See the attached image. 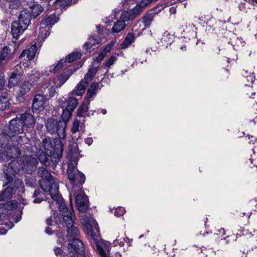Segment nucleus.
<instances>
[{"label": "nucleus", "instance_id": "obj_3", "mask_svg": "<svg viewBox=\"0 0 257 257\" xmlns=\"http://www.w3.org/2000/svg\"><path fill=\"white\" fill-rule=\"evenodd\" d=\"M77 163L75 161H70L68 164L67 175L69 180L72 185V190L82 188V184L85 180L84 174L78 171L77 168Z\"/></svg>", "mask_w": 257, "mask_h": 257}, {"label": "nucleus", "instance_id": "obj_58", "mask_svg": "<svg viewBox=\"0 0 257 257\" xmlns=\"http://www.w3.org/2000/svg\"><path fill=\"white\" fill-rule=\"evenodd\" d=\"M76 149L74 150V152L73 151H71V153L72 154V156L75 158V157H77V155H79V153H80V151H79V150L77 148V145H76Z\"/></svg>", "mask_w": 257, "mask_h": 257}, {"label": "nucleus", "instance_id": "obj_39", "mask_svg": "<svg viewBox=\"0 0 257 257\" xmlns=\"http://www.w3.org/2000/svg\"><path fill=\"white\" fill-rule=\"evenodd\" d=\"M154 15L155 14L154 13H149L144 16L142 20H140L146 28L149 27L150 26L154 19Z\"/></svg>", "mask_w": 257, "mask_h": 257}, {"label": "nucleus", "instance_id": "obj_13", "mask_svg": "<svg viewBox=\"0 0 257 257\" xmlns=\"http://www.w3.org/2000/svg\"><path fill=\"white\" fill-rule=\"evenodd\" d=\"M143 9L138 4L132 10L129 11H124L121 13L120 19L122 20L124 23L128 21H132L135 19L136 17L139 15L142 12Z\"/></svg>", "mask_w": 257, "mask_h": 257}, {"label": "nucleus", "instance_id": "obj_1", "mask_svg": "<svg viewBox=\"0 0 257 257\" xmlns=\"http://www.w3.org/2000/svg\"><path fill=\"white\" fill-rule=\"evenodd\" d=\"M61 214L59 222L67 228V237L71 242L68 243V257H84V249L82 242L79 239V231L74 225L75 215L72 206L69 209L64 202L57 204Z\"/></svg>", "mask_w": 257, "mask_h": 257}, {"label": "nucleus", "instance_id": "obj_50", "mask_svg": "<svg viewBox=\"0 0 257 257\" xmlns=\"http://www.w3.org/2000/svg\"><path fill=\"white\" fill-rule=\"evenodd\" d=\"M125 213V209L124 208L121 207H117L114 211V214L116 216H120L124 214Z\"/></svg>", "mask_w": 257, "mask_h": 257}, {"label": "nucleus", "instance_id": "obj_53", "mask_svg": "<svg viewBox=\"0 0 257 257\" xmlns=\"http://www.w3.org/2000/svg\"><path fill=\"white\" fill-rule=\"evenodd\" d=\"M245 138L249 140L248 143L249 144H253L256 141V137L253 136H248L247 137H246Z\"/></svg>", "mask_w": 257, "mask_h": 257}, {"label": "nucleus", "instance_id": "obj_24", "mask_svg": "<svg viewBox=\"0 0 257 257\" xmlns=\"http://www.w3.org/2000/svg\"><path fill=\"white\" fill-rule=\"evenodd\" d=\"M98 87L99 85L98 83H92L89 88L87 90L86 96L84 99H87V100H88L89 103H90V102L92 100L93 97L96 95V91L98 90Z\"/></svg>", "mask_w": 257, "mask_h": 257}, {"label": "nucleus", "instance_id": "obj_15", "mask_svg": "<svg viewBox=\"0 0 257 257\" xmlns=\"http://www.w3.org/2000/svg\"><path fill=\"white\" fill-rule=\"evenodd\" d=\"M69 95L70 96L67 100L66 98L62 97H60L58 101L62 108H63L64 107H66L69 108L71 110H74L78 105V99L73 97V95L70 96L71 95L70 93Z\"/></svg>", "mask_w": 257, "mask_h": 257}, {"label": "nucleus", "instance_id": "obj_34", "mask_svg": "<svg viewBox=\"0 0 257 257\" xmlns=\"http://www.w3.org/2000/svg\"><path fill=\"white\" fill-rule=\"evenodd\" d=\"M135 36L133 33H128L124 40L121 43L120 48L121 49H126L134 41Z\"/></svg>", "mask_w": 257, "mask_h": 257}, {"label": "nucleus", "instance_id": "obj_51", "mask_svg": "<svg viewBox=\"0 0 257 257\" xmlns=\"http://www.w3.org/2000/svg\"><path fill=\"white\" fill-rule=\"evenodd\" d=\"M72 0H56L55 3L58 4L60 6L65 7L69 5Z\"/></svg>", "mask_w": 257, "mask_h": 257}, {"label": "nucleus", "instance_id": "obj_6", "mask_svg": "<svg viewBox=\"0 0 257 257\" xmlns=\"http://www.w3.org/2000/svg\"><path fill=\"white\" fill-rule=\"evenodd\" d=\"M48 131L51 134L57 133L58 137L65 139L66 123L64 121H57L54 118H49L45 122Z\"/></svg>", "mask_w": 257, "mask_h": 257}, {"label": "nucleus", "instance_id": "obj_29", "mask_svg": "<svg viewBox=\"0 0 257 257\" xmlns=\"http://www.w3.org/2000/svg\"><path fill=\"white\" fill-rule=\"evenodd\" d=\"M43 76V73L36 70L32 71L31 74H28V80L34 85Z\"/></svg>", "mask_w": 257, "mask_h": 257}, {"label": "nucleus", "instance_id": "obj_21", "mask_svg": "<svg viewBox=\"0 0 257 257\" xmlns=\"http://www.w3.org/2000/svg\"><path fill=\"white\" fill-rule=\"evenodd\" d=\"M97 250L101 256V257H109V246L103 243L96 242V243ZM116 257H121L119 253H116Z\"/></svg>", "mask_w": 257, "mask_h": 257}, {"label": "nucleus", "instance_id": "obj_17", "mask_svg": "<svg viewBox=\"0 0 257 257\" xmlns=\"http://www.w3.org/2000/svg\"><path fill=\"white\" fill-rule=\"evenodd\" d=\"M42 148H43L45 153L49 157H56L55 150L50 139H44L42 143Z\"/></svg>", "mask_w": 257, "mask_h": 257}, {"label": "nucleus", "instance_id": "obj_48", "mask_svg": "<svg viewBox=\"0 0 257 257\" xmlns=\"http://www.w3.org/2000/svg\"><path fill=\"white\" fill-rule=\"evenodd\" d=\"M46 154L41 155L39 158V161L45 166H48L50 164L48 157L46 156Z\"/></svg>", "mask_w": 257, "mask_h": 257}, {"label": "nucleus", "instance_id": "obj_8", "mask_svg": "<svg viewBox=\"0 0 257 257\" xmlns=\"http://www.w3.org/2000/svg\"><path fill=\"white\" fill-rule=\"evenodd\" d=\"M81 222L86 229L87 233L89 234L93 238L99 234L98 224L92 217L83 215L81 219Z\"/></svg>", "mask_w": 257, "mask_h": 257}, {"label": "nucleus", "instance_id": "obj_42", "mask_svg": "<svg viewBox=\"0 0 257 257\" xmlns=\"http://www.w3.org/2000/svg\"><path fill=\"white\" fill-rule=\"evenodd\" d=\"M118 54L115 53L110 57L104 65V68L108 72V69L116 61Z\"/></svg>", "mask_w": 257, "mask_h": 257}, {"label": "nucleus", "instance_id": "obj_32", "mask_svg": "<svg viewBox=\"0 0 257 257\" xmlns=\"http://www.w3.org/2000/svg\"><path fill=\"white\" fill-rule=\"evenodd\" d=\"M98 65L97 66H91L88 69V70L87 73L85 74L84 76V80H86L88 82L91 81L93 78V77L95 75L96 73L98 71Z\"/></svg>", "mask_w": 257, "mask_h": 257}, {"label": "nucleus", "instance_id": "obj_41", "mask_svg": "<svg viewBox=\"0 0 257 257\" xmlns=\"http://www.w3.org/2000/svg\"><path fill=\"white\" fill-rule=\"evenodd\" d=\"M125 25V23L120 19L114 24L112 31L114 33H118L124 28Z\"/></svg>", "mask_w": 257, "mask_h": 257}, {"label": "nucleus", "instance_id": "obj_2", "mask_svg": "<svg viewBox=\"0 0 257 257\" xmlns=\"http://www.w3.org/2000/svg\"><path fill=\"white\" fill-rule=\"evenodd\" d=\"M38 173L42 178V180L40 181V185L42 189L49 193L53 200L55 202V204H61L63 203V199L59 193L58 180L52 176L44 168H40Z\"/></svg>", "mask_w": 257, "mask_h": 257}, {"label": "nucleus", "instance_id": "obj_31", "mask_svg": "<svg viewBox=\"0 0 257 257\" xmlns=\"http://www.w3.org/2000/svg\"><path fill=\"white\" fill-rule=\"evenodd\" d=\"M72 134H75L77 132L83 133L84 131V124L81 123L77 119H74L71 129Z\"/></svg>", "mask_w": 257, "mask_h": 257}, {"label": "nucleus", "instance_id": "obj_19", "mask_svg": "<svg viewBox=\"0 0 257 257\" xmlns=\"http://www.w3.org/2000/svg\"><path fill=\"white\" fill-rule=\"evenodd\" d=\"M16 140L12 139L11 134L8 133L7 129L5 130L4 132L0 134V147L5 148L9 144H13Z\"/></svg>", "mask_w": 257, "mask_h": 257}, {"label": "nucleus", "instance_id": "obj_55", "mask_svg": "<svg viewBox=\"0 0 257 257\" xmlns=\"http://www.w3.org/2000/svg\"><path fill=\"white\" fill-rule=\"evenodd\" d=\"M113 46V43H112V42L110 43L109 44H108L105 47V48L103 50L104 52L105 53H107V52H110L111 51V50L112 49Z\"/></svg>", "mask_w": 257, "mask_h": 257}, {"label": "nucleus", "instance_id": "obj_9", "mask_svg": "<svg viewBox=\"0 0 257 257\" xmlns=\"http://www.w3.org/2000/svg\"><path fill=\"white\" fill-rule=\"evenodd\" d=\"M24 126L22 120L19 118L12 119L10 122L9 128H7L8 133L11 134L12 139L18 141L22 138V136L18 134L22 133L24 130Z\"/></svg>", "mask_w": 257, "mask_h": 257}, {"label": "nucleus", "instance_id": "obj_49", "mask_svg": "<svg viewBox=\"0 0 257 257\" xmlns=\"http://www.w3.org/2000/svg\"><path fill=\"white\" fill-rule=\"evenodd\" d=\"M246 80L248 82V83L245 84L246 86H250V84H252L255 80L253 73L249 71V75L246 77Z\"/></svg>", "mask_w": 257, "mask_h": 257}, {"label": "nucleus", "instance_id": "obj_4", "mask_svg": "<svg viewBox=\"0 0 257 257\" xmlns=\"http://www.w3.org/2000/svg\"><path fill=\"white\" fill-rule=\"evenodd\" d=\"M30 22L29 12L26 9L22 10L19 15V20L12 24V33L13 37L17 39L28 28Z\"/></svg>", "mask_w": 257, "mask_h": 257}, {"label": "nucleus", "instance_id": "obj_26", "mask_svg": "<svg viewBox=\"0 0 257 257\" xmlns=\"http://www.w3.org/2000/svg\"><path fill=\"white\" fill-rule=\"evenodd\" d=\"M62 139L58 137V138H56L54 140V148L55 150L56 157L58 159L61 157L63 151V144Z\"/></svg>", "mask_w": 257, "mask_h": 257}, {"label": "nucleus", "instance_id": "obj_28", "mask_svg": "<svg viewBox=\"0 0 257 257\" xmlns=\"http://www.w3.org/2000/svg\"><path fill=\"white\" fill-rule=\"evenodd\" d=\"M10 49L7 46L4 47L0 52V62L7 64L11 59Z\"/></svg>", "mask_w": 257, "mask_h": 257}, {"label": "nucleus", "instance_id": "obj_52", "mask_svg": "<svg viewBox=\"0 0 257 257\" xmlns=\"http://www.w3.org/2000/svg\"><path fill=\"white\" fill-rule=\"evenodd\" d=\"M254 154V152H253ZM254 155L253 156H251V158L249 159V162L251 165H252L253 167H255L257 168V157L254 158Z\"/></svg>", "mask_w": 257, "mask_h": 257}, {"label": "nucleus", "instance_id": "obj_35", "mask_svg": "<svg viewBox=\"0 0 257 257\" xmlns=\"http://www.w3.org/2000/svg\"><path fill=\"white\" fill-rule=\"evenodd\" d=\"M21 78L20 73L12 72L9 78L8 87L12 88L17 84Z\"/></svg>", "mask_w": 257, "mask_h": 257}, {"label": "nucleus", "instance_id": "obj_37", "mask_svg": "<svg viewBox=\"0 0 257 257\" xmlns=\"http://www.w3.org/2000/svg\"><path fill=\"white\" fill-rule=\"evenodd\" d=\"M33 85L30 83V82L28 81H25L23 83H22L20 86V91L19 93L23 96L25 95L27 92H28Z\"/></svg>", "mask_w": 257, "mask_h": 257}, {"label": "nucleus", "instance_id": "obj_61", "mask_svg": "<svg viewBox=\"0 0 257 257\" xmlns=\"http://www.w3.org/2000/svg\"><path fill=\"white\" fill-rule=\"evenodd\" d=\"M86 144L88 146L91 145L93 143V140L91 138H87L85 140Z\"/></svg>", "mask_w": 257, "mask_h": 257}, {"label": "nucleus", "instance_id": "obj_36", "mask_svg": "<svg viewBox=\"0 0 257 257\" xmlns=\"http://www.w3.org/2000/svg\"><path fill=\"white\" fill-rule=\"evenodd\" d=\"M89 103L88 100L84 99L82 104L77 109L78 115L80 116H84L88 110V106Z\"/></svg>", "mask_w": 257, "mask_h": 257}, {"label": "nucleus", "instance_id": "obj_60", "mask_svg": "<svg viewBox=\"0 0 257 257\" xmlns=\"http://www.w3.org/2000/svg\"><path fill=\"white\" fill-rule=\"evenodd\" d=\"M5 79L4 76L0 77V89H1L5 85Z\"/></svg>", "mask_w": 257, "mask_h": 257}, {"label": "nucleus", "instance_id": "obj_33", "mask_svg": "<svg viewBox=\"0 0 257 257\" xmlns=\"http://www.w3.org/2000/svg\"><path fill=\"white\" fill-rule=\"evenodd\" d=\"M63 111L61 115L62 119L59 120L60 121H64L66 123V126H67V123L68 121L69 118L72 115V112L74 110H71L69 108L64 107L62 108Z\"/></svg>", "mask_w": 257, "mask_h": 257}, {"label": "nucleus", "instance_id": "obj_57", "mask_svg": "<svg viewBox=\"0 0 257 257\" xmlns=\"http://www.w3.org/2000/svg\"><path fill=\"white\" fill-rule=\"evenodd\" d=\"M104 57V55L103 54L100 53L99 54L98 57L95 59V61L98 63L97 65L99 66V63L103 59Z\"/></svg>", "mask_w": 257, "mask_h": 257}, {"label": "nucleus", "instance_id": "obj_27", "mask_svg": "<svg viewBox=\"0 0 257 257\" xmlns=\"http://www.w3.org/2000/svg\"><path fill=\"white\" fill-rule=\"evenodd\" d=\"M9 93L7 91L0 93V110H4L9 107Z\"/></svg>", "mask_w": 257, "mask_h": 257}, {"label": "nucleus", "instance_id": "obj_44", "mask_svg": "<svg viewBox=\"0 0 257 257\" xmlns=\"http://www.w3.org/2000/svg\"><path fill=\"white\" fill-rule=\"evenodd\" d=\"M81 54L79 52H74L68 55L64 61L65 62L71 63L80 58Z\"/></svg>", "mask_w": 257, "mask_h": 257}, {"label": "nucleus", "instance_id": "obj_64", "mask_svg": "<svg viewBox=\"0 0 257 257\" xmlns=\"http://www.w3.org/2000/svg\"><path fill=\"white\" fill-rule=\"evenodd\" d=\"M50 230H52L51 228L50 227H46L45 229V232L47 234H51L52 233V232L50 231Z\"/></svg>", "mask_w": 257, "mask_h": 257}, {"label": "nucleus", "instance_id": "obj_38", "mask_svg": "<svg viewBox=\"0 0 257 257\" xmlns=\"http://www.w3.org/2000/svg\"><path fill=\"white\" fill-rule=\"evenodd\" d=\"M133 239H130L127 237H125L122 240V238H119L118 236L113 241V244L114 246L119 245L122 246L124 245V242H125L128 246L132 245Z\"/></svg>", "mask_w": 257, "mask_h": 257}, {"label": "nucleus", "instance_id": "obj_23", "mask_svg": "<svg viewBox=\"0 0 257 257\" xmlns=\"http://www.w3.org/2000/svg\"><path fill=\"white\" fill-rule=\"evenodd\" d=\"M20 119L22 120L24 127L33 126L36 121L31 114L26 112L21 115Z\"/></svg>", "mask_w": 257, "mask_h": 257}, {"label": "nucleus", "instance_id": "obj_7", "mask_svg": "<svg viewBox=\"0 0 257 257\" xmlns=\"http://www.w3.org/2000/svg\"><path fill=\"white\" fill-rule=\"evenodd\" d=\"M22 170L21 160H14L4 168V179L6 180L4 185H8L13 180V175L18 174Z\"/></svg>", "mask_w": 257, "mask_h": 257}, {"label": "nucleus", "instance_id": "obj_47", "mask_svg": "<svg viewBox=\"0 0 257 257\" xmlns=\"http://www.w3.org/2000/svg\"><path fill=\"white\" fill-rule=\"evenodd\" d=\"M6 207L8 210H14L17 207V202L15 200L8 202L6 204Z\"/></svg>", "mask_w": 257, "mask_h": 257}, {"label": "nucleus", "instance_id": "obj_18", "mask_svg": "<svg viewBox=\"0 0 257 257\" xmlns=\"http://www.w3.org/2000/svg\"><path fill=\"white\" fill-rule=\"evenodd\" d=\"M56 86L52 82H49L48 83H45L43 85L41 88L42 94L45 95V96H49L52 97L54 96L56 92Z\"/></svg>", "mask_w": 257, "mask_h": 257}, {"label": "nucleus", "instance_id": "obj_10", "mask_svg": "<svg viewBox=\"0 0 257 257\" xmlns=\"http://www.w3.org/2000/svg\"><path fill=\"white\" fill-rule=\"evenodd\" d=\"M75 197L76 205L80 212L84 213L86 211L88 206V199L85 195L82 189H76V191L72 190Z\"/></svg>", "mask_w": 257, "mask_h": 257}, {"label": "nucleus", "instance_id": "obj_46", "mask_svg": "<svg viewBox=\"0 0 257 257\" xmlns=\"http://www.w3.org/2000/svg\"><path fill=\"white\" fill-rule=\"evenodd\" d=\"M66 62L64 59H61L57 63V64L52 69H50V71L51 72L55 73L60 69H61L64 66V64Z\"/></svg>", "mask_w": 257, "mask_h": 257}, {"label": "nucleus", "instance_id": "obj_56", "mask_svg": "<svg viewBox=\"0 0 257 257\" xmlns=\"http://www.w3.org/2000/svg\"><path fill=\"white\" fill-rule=\"evenodd\" d=\"M6 65V64L0 62V77L3 76V75L5 70V67Z\"/></svg>", "mask_w": 257, "mask_h": 257}, {"label": "nucleus", "instance_id": "obj_25", "mask_svg": "<svg viewBox=\"0 0 257 257\" xmlns=\"http://www.w3.org/2000/svg\"><path fill=\"white\" fill-rule=\"evenodd\" d=\"M72 73H64L62 75L55 78L53 80V83L57 87H60L70 77Z\"/></svg>", "mask_w": 257, "mask_h": 257}, {"label": "nucleus", "instance_id": "obj_62", "mask_svg": "<svg viewBox=\"0 0 257 257\" xmlns=\"http://www.w3.org/2000/svg\"><path fill=\"white\" fill-rule=\"evenodd\" d=\"M46 222H47V224L48 225H50V226H54V225L52 223L53 222V220H52V219L51 217L50 218H48L47 220H46Z\"/></svg>", "mask_w": 257, "mask_h": 257}, {"label": "nucleus", "instance_id": "obj_16", "mask_svg": "<svg viewBox=\"0 0 257 257\" xmlns=\"http://www.w3.org/2000/svg\"><path fill=\"white\" fill-rule=\"evenodd\" d=\"M43 42L40 43V41H38L37 39V42L32 46H31L28 50H24L21 55L20 58H22L25 56H27V58L29 60H31L36 56V54L38 51V48H40Z\"/></svg>", "mask_w": 257, "mask_h": 257}, {"label": "nucleus", "instance_id": "obj_5", "mask_svg": "<svg viewBox=\"0 0 257 257\" xmlns=\"http://www.w3.org/2000/svg\"><path fill=\"white\" fill-rule=\"evenodd\" d=\"M58 21V17L54 13L47 15L42 20L38 35V40L40 41V43L50 35V28Z\"/></svg>", "mask_w": 257, "mask_h": 257}, {"label": "nucleus", "instance_id": "obj_30", "mask_svg": "<svg viewBox=\"0 0 257 257\" xmlns=\"http://www.w3.org/2000/svg\"><path fill=\"white\" fill-rule=\"evenodd\" d=\"M29 9L30 10H28V11L30 13V19L32 17L33 18H36L43 11V7L39 4H34L31 6ZM27 10L28 11V10Z\"/></svg>", "mask_w": 257, "mask_h": 257}, {"label": "nucleus", "instance_id": "obj_20", "mask_svg": "<svg viewBox=\"0 0 257 257\" xmlns=\"http://www.w3.org/2000/svg\"><path fill=\"white\" fill-rule=\"evenodd\" d=\"M100 40L99 37L91 36L88 39V41L84 44V47L87 51L90 52L95 49L96 45L99 44Z\"/></svg>", "mask_w": 257, "mask_h": 257}, {"label": "nucleus", "instance_id": "obj_63", "mask_svg": "<svg viewBox=\"0 0 257 257\" xmlns=\"http://www.w3.org/2000/svg\"><path fill=\"white\" fill-rule=\"evenodd\" d=\"M242 75L243 77H247V76H249V72H248V71L247 70H243V71L242 72Z\"/></svg>", "mask_w": 257, "mask_h": 257}, {"label": "nucleus", "instance_id": "obj_43", "mask_svg": "<svg viewBox=\"0 0 257 257\" xmlns=\"http://www.w3.org/2000/svg\"><path fill=\"white\" fill-rule=\"evenodd\" d=\"M146 28L140 20L138 21L133 27L132 30L139 35L142 33Z\"/></svg>", "mask_w": 257, "mask_h": 257}, {"label": "nucleus", "instance_id": "obj_54", "mask_svg": "<svg viewBox=\"0 0 257 257\" xmlns=\"http://www.w3.org/2000/svg\"><path fill=\"white\" fill-rule=\"evenodd\" d=\"M9 190L7 189L4 192H3L1 194H0V202L7 198V193L9 192Z\"/></svg>", "mask_w": 257, "mask_h": 257}, {"label": "nucleus", "instance_id": "obj_14", "mask_svg": "<svg viewBox=\"0 0 257 257\" xmlns=\"http://www.w3.org/2000/svg\"><path fill=\"white\" fill-rule=\"evenodd\" d=\"M47 98L45 95L37 94L33 100L32 108L33 110L41 111L44 109L46 105Z\"/></svg>", "mask_w": 257, "mask_h": 257}, {"label": "nucleus", "instance_id": "obj_22", "mask_svg": "<svg viewBox=\"0 0 257 257\" xmlns=\"http://www.w3.org/2000/svg\"><path fill=\"white\" fill-rule=\"evenodd\" d=\"M88 83L84 79L81 80L77 84L75 89L70 93L71 95L81 96L84 93Z\"/></svg>", "mask_w": 257, "mask_h": 257}, {"label": "nucleus", "instance_id": "obj_12", "mask_svg": "<svg viewBox=\"0 0 257 257\" xmlns=\"http://www.w3.org/2000/svg\"><path fill=\"white\" fill-rule=\"evenodd\" d=\"M15 142V143L13 142V144L11 143L5 148L4 155H5L7 158H16L21 155V150L19 147L20 142L19 140Z\"/></svg>", "mask_w": 257, "mask_h": 257}, {"label": "nucleus", "instance_id": "obj_11", "mask_svg": "<svg viewBox=\"0 0 257 257\" xmlns=\"http://www.w3.org/2000/svg\"><path fill=\"white\" fill-rule=\"evenodd\" d=\"M22 163V170L28 174H32L36 169L38 163L37 159L33 156H27L23 157L21 160Z\"/></svg>", "mask_w": 257, "mask_h": 257}, {"label": "nucleus", "instance_id": "obj_59", "mask_svg": "<svg viewBox=\"0 0 257 257\" xmlns=\"http://www.w3.org/2000/svg\"><path fill=\"white\" fill-rule=\"evenodd\" d=\"M238 8H239V10L241 11H242L244 12H246V9L245 6V4L241 3L239 5Z\"/></svg>", "mask_w": 257, "mask_h": 257}, {"label": "nucleus", "instance_id": "obj_40", "mask_svg": "<svg viewBox=\"0 0 257 257\" xmlns=\"http://www.w3.org/2000/svg\"><path fill=\"white\" fill-rule=\"evenodd\" d=\"M29 65L28 61L21 62L19 64L17 65L14 69V73H20V76H22L24 72V69Z\"/></svg>", "mask_w": 257, "mask_h": 257}, {"label": "nucleus", "instance_id": "obj_45", "mask_svg": "<svg viewBox=\"0 0 257 257\" xmlns=\"http://www.w3.org/2000/svg\"><path fill=\"white\" fill-rule=\"evenodd\" d=\"M41 191L39 190H36L34 193V197H36V198L33 200L34 203H40L42 200H43V198L41 196Z\"/></svg>", "mask_w": 257, "mask_h": 257}]
</instances>
